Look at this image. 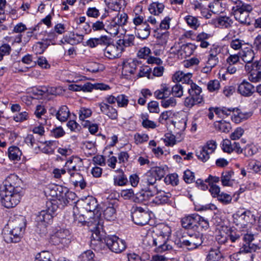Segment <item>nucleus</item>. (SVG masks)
<instances>
[{
  "mask_svg": "<svg viewBox=\"0 0 261 261\" xmlns=\"http://www.w3.org/2000/svg\"><path fill=\"white\" fill-rule=\"evenodd\" d=\"M76 37H79L80 39H82L81 36L74 33H70L69 35H66L64 37V40L65 42L70 44H74L79 43L81 41L79 39H76Z\"/></svg>",
  "mask_w": 261,
  "mask_h": 261,
  "instance_id": "603ef678",
  "label": "nucleus"
},
{
  "mask_svg": "<svg viewBox=\"0 0 261 261\" xmlns=\"http://www.w3.org/2000/svg\"><path fill=\"white\" fill-rule=\"evenodd\" d=\"M48 46L46 43L38 42L36 43L33 47V49L36 54H42Z\"/></svg>",
  "mask_w": 261,
  "mask_h": 261,
  "instance_id": "bf43d9fd",
  "label": "nucleus"
},
{
  "mask_svg": "<svg viewBox=\"0 0 261 261\" xmlns=\"http://www.w3.org/2000/svg\"><path fill=\"white\" fill-rule=\"evenodd\" d=\"M94 254L91 250L83 252L79 257L78 261H94Z\"/></svg>",
  "mask_w": 261,
  "mask_h": 261,
  "instance_id": "13d9d810",
  "label": "nucleus"
},
{
  "mask_svg": "<svg viewBox=\"0 0 261 261\" xmlns=\"http://www.w3.org/2000/svg\"><path fill=\"white\" fill-rule=\"evenodd\" d=\"M93 227L94 232L92 234V238L95 241H102L104 240L108 248L113 252L118 253L122 252L126 248V244L124 241L119 239L116 236H108L103 238L100 234L99 223L95 224Z\"/></svg>",
  "mask_w": 261,
  "mask_h": 261,
  "instance_id": "20e7f679",
  "label": "nucleus"
},
{
  "mask_svg": "<svg viewBox=\"0 0 261 261\" xmlns=\"http://www.w3.org/2000/svg\"><path fill=\"white\" fill-rule=\"evenodd\" d=\"M211 37V34L202 32L197 34L195 40L199 43V46L200 47L206 48L210 45L208 40Z\"/></svg>",
  "mask_w": 261,
  "mask_h": 261,
  "instance_id": "b1692460",
  "label": "nucleus"
},
{
  "mask_svg": "<svg viewBox=\"0 0 261 261\" xmlns=\"http://www.w3.org/2000/svg\"><path fill=\"white\" fill-rule=\"evenodd\" d=\"M201 92V88L197 85H193L192 88H189V96L185 98V106L188 108H192L194 105L201 102L202 101Z\"/></svg>",
  "mask_w": 261,
  "mask_h": 261,
  "instance_id": "6e6552de",
  "label": "nucleus"
},
{
  "mask_svg": "<svg viewBox=\"0 0 261 261\" xmlns=\"http://www.w3.org/2000/svg\"><path fill=\"white\" fill-rule=\"evenodd\" d=\"M195 47L192 44L187 43L183 44L181 47V55L185 57H189L193 53Z\"/></svg>",
  "mask_w": 261,
  "mask_h": 261,
  "instance_id": "c03bdc74",
  "label": "nucleus"
},
{
  "mask_svg": "<svg viewBox=\"0 0 261 261\" xmlns=\"http://www.w3.org/2000/svg\"><path fill=\"white\" fill-rule=\"evenodd\" d=\"M158 194V195L152 199V203L156 205H160L167 203L169 201L171 196L170 193H165L164 192L160 191Z\"/></svg>",
  "mask_w": 261,
  "mask_h": 261,
  "instance_id": "7c9ffc66",
  "label": "nucleus"
},
{
  "mask_svg": "<svg viewBox=\"0 0 261 261\" xmlns=\"http://www.w3.org/2000/svg\"><path fill=\"white\" fill-rule=\"evenodd\" d=\"M50 212H53V211L48 208L47 210H42L39 212L36 218L38 225H42L45 228L52 222L53 216Z\"/></svg>",
  "mask_w": 261,
  "mask_h": 261,
  "instance_id": "dca6fc26",
  "label": "nucleus"
},
{
  "mask_svg": "<svg viewBox=\"0 0 261 261\" xmlns=\"http://www.w3.org/2000/svg\"><path fill=\"white\" fill-rule=\"evenodd\" d=\"M159 232L158 234L165 237V239H168L171 233V229L167 225L162 224L159 226Z\"/></svg>",
  "mask_w": 261,
  "mask_h": 261,
  "instance_id": "de8ad7c7",
  "label": "nucleus"
},
{
  "mask_svg": "<svg viewBox=\"0 0 261 261\" xmlns=\"http://www.w3.org/2000/svg\"><path fill=\"white\" fill-rule=\"evenodd\" d=\"M222 47L217 44H213L208 51V56L218 58V56L221 53Z\"/></svg>",
  "mask_w": 261,
  "mask_h": 261,
  "instance_id": "680f3d73",
  "label": "nucleus"
},
{
  "mask_svg": "<svg viewBox=\"0 0 261 261\" xmlns=\"http://www.w3.org/2000/svg\"><path fill=\"white\" fill-rule=\"evenodd\" d=\"M238 92L242 96L249 97L255 92V88L249 82L244 80L238 86Z\"/></svg>",
  "mask_w": 261,
  "mask_h": 261,
  "instance_id": "a211bd4d",
  "label": "nucleus"
},
{
  "mask_svg": "<svg viewBox=\"0 0 261 261\" xmlns=\"http://www.w3.org/2000/svg\"><path fill=\"white\" fill-rule=\"evenodd\" d=\"M135 38L134 35L127 34L125 35L122 39H119L117 44L124 49V47L134 45Z\"/></svg>",
  "mask_w": 261,
  "mask_h": 261,
  "instance_id": "2f4dec72",
  "label": "nucleus"
},
{
  "mask_svg": "<svg viewBox=\"0 0 261 261\" xmlns=\"http://www.w3.org/2000/svg\"><path fill=\"white\" fill-rule=\"evenodd\" d=\"M8 226L3 230V237L7 243L19 242L24 231V219L22 217L9 220Z\"/></svg>",
  "mask_w": 261,
  "mask_h": 261,
  "instance_id": "7ed1b4c3",
  "label": "nucleus"
},
{
  "mask_svg": "<svg viewBox=\"0 0 261 261\" xmlns=\"http://www.w3.org/2000/svg\"><path fill=\"white\" fill-rule=\"evenodd\" d=\"M213 23L217 27L222 29H228L232 26L233 20L227 16H220L213 19Z\"/></svg>",
  "mask_w": 261,
  "mask_h": 261,
  "instance_id": "6ab92c4d",
  "label": "nucleus"
},
{
  "mask_svg": "<svg viewBox=\"0 0 261 261\" xmlns=\"http://www.w3.org/2000/svg\"><path fill=\"white\" fill-rule=\"evenodd\" d=\"M165 5L162 3L153 2L149 6L148 10L150 13L154 15H159L164 10Z\"/></svg>",
  "mask_w": 261,
  "mask_h": 261,
  "instance_id": "72a5a7b5",
  "label": "nucleus"
},
{
  "mask_svg": "<svg viewBox=\"0 0 261 261\" xmlns=\"http://www.w3.org/2000/svg\"><path fill=\"white\" fill-rule=\"evenodd\" d=\"M123 51L124 48L120 47L117 42L116 44H108L104 50V55L108 59H113L120 57Z\"/></svg>",
  "mask_w": 261,
  "mask_h": 261,
  "instance_id": "4468645a",
  "label": "nucleus"
},
{
  "mask_svg": "<svg viewBox=\"0 0 261 261\" xmlns=\"http://www.w3.org/2000/svg\"><path fill=\"white\" fill-rule=\"evenodd\" d=\"M222 3L218 2H213L208 5L210 11L214 14H219L223 12V8L222 7Z\"/></svg>",
  "mask_w": 261,
  "mask_h": 261,
  "instance_id": "49530a36",
  "label": "nucleus"
},
{
  "mask_svg": "<svg viewBox=\"0 0 261 261\" xmlns=\"http://www.w3.org/2000/svg\"><path fill=\"white\" fill-rule=\"evenodd\" d=\"M22 181L15 174L6 177L0 186V196L2 204L7 208L15 206L22 196Z\"/></svg>",
  "mask_w": 261,
  "mask_h": 261,
  "instance_id": "f257e3e1",
  "label": "nucleus"
},
{
  "mask_svg": "<svg viewBox=\"0 0 261 261\" xmlns=\"http://www.w3.org/2000/svg\"><path fill=\"white\" fill-rule=\"evenodd\" d=\"M128 99L124 94H119L117 96V103L118 107L126 108L128 103Z\"/></svg>",
  "mask_w": 261,
  "mask_h": 261,
  "instance_id": "e2e57ef3",
  "label": "nucleus"
},
{
  "mask_svg": "<svg viewBox=\"0 0 261 261\" xmlns=\"http://www.w3.org/2000/svg\"><path fill=\"white\" fill-rule=\"evenodd\" d=\"M25 142L32 148L40 149V147L38 144V141L35 138L32 134L28 135L25 138Z\"/></svg>",
  "mask_w": 261,
  "mask_h": 261,
  "instance_id": "8fccbe9b",
  "label": "nucleus"
},
{
  "mask_svg": "<svg viewBox=\"0 0 261 261\" xmlns=\"http://www.w3.org/2000/svg\"><path fill=\"white\" fill-rule=\"evenodd\" d=\"M246 45V44L244 40L239 39L232 40L230 44V47L234 50L242 49L244 47L243 46Z\"/></svg>",
  "mask_w": 261,
  "mask_h": 261,
  "instance_id": "0e129e2a",
  "label": "nucleus"
},
{
  "mask_svg": "<svg viewBox=\"0 0 261 261\" xmlns=\"http://www.w3.org/2000/svg\"><path fill=\"white\" fill-rule=\"evenodd\" d=\"M203 243L202 235L199 232L189 234L188 239L181 238L177 244L180 247H187L188 249H194L201 245Z\"/></svg>",
  "mask_w": 261,
  "mask_h": 261,
  "instance_id": "0eeeda50",
  "label": "nucleus"
},
{
  "mask_svg": "<svg viewBox=\"0 0 261 261\" xmlns=\"http://www.w3.org/2000/svg\"><path fill=\"white\" fill-rule=\"evenodd\" d=\"M171 123L179 131L184 130L186 127V120L184 118L172 120Z\"/></svg>",
  "mask_w": 261,
  "mask_h": 261,
  "instance_id": "338daca9",
  "label": "nucleus"
},
{
  "mask_svg": "<svg viewBox=\"0 0 261 261\" xmlns=\"http://www.w3.org/2000/svg\"><path fill=\"white\" fill-rule=\"evenodd\" d=\"M135 30L137 37L141 39H146L150 34V27L146 21L142 25L135 27Z\"/></svg>",
  "mask_w": 261,
  "mask_h": 261,
  "instance_id": "aec40b11",
  "label": "nucleus"
},
{
  "mask_svg": "<svg viewBox=\"0 0 261 261\" xmlns=\"http://www.w3.org/2000/svg\"><path fill=\"white\" fill-rule=\"evenodd\" d=\"M217 147L216 142L210 140L206 144L196 151L197 158L203 162H206L210 158V154L213 153Z\"/></svg>",
  "mask_w": 261,
  "mask_h": 261,
  "instance_id": "9d476101",
  "label": "nucleus"
},
{
  "mask_svg": "<svg viewBox=\"0 0 261 261\" xmlns=\"http://www.w3.org/2000/svg\"><path fill=\"white\" fill-rule=\"evenodd\" d=\"M92 113L91 109L85 107L81 108L79 112V118L85 123V119L91 116Z\"/></svg>",
  "mask_w": 261,
  "mask_h": 261,
  "instance_id": "864d4df0",
  "label": "nucleus"
},
{
  "mask_svg": "<svg viewBox=\"0 0 261 261\" xmlns=\"http://www.w3.org/2000/svg\"><path fill=\"white\" fill-rule=\"evenodd\" d=\"M252 113L250 112H242L237 109L233 111V115L231 117L232 120L236 123H240L242 120L246 119L251 116Z\"/></svg>",
  "mask_w": 261,
  "mask_h": 261,
  "instance_id": "4be33fe9",
  "label": "nucleus"
},
{
  "mask_svg": "<svg viewBox=\"0 0 261 261\" xmlns=\"http://www.w3.org/2000/svg\"><path fill=\"white\" fill-rule=\"evenodd\" d=\"M151 212L141 207H134L132 210V217L134 222L139 225L148 224L151 217Z\"/></svg>",
  "mask_w": 261,
  "mask_h": 261,
  "instance_id": "423d86ee",
  "label": "nucleus"
},
{
  "mask_svg": "<svg viewBox=\"0 0 261 261\" xmlns=\"http://www.w3.org/2000/svg\"><path fill=\"white\" fill-rule=\"evenodd\" d=\"M199 215L193 214L186 216L181 220V225L186 229L197 230V221H199Z\"/></svg>",
  "mask_w": 261,
  "mask_h": 261,
  "instance_id": "f8f14e48",
  "label": "nucleus"
},
{
  "mask_svg": "<svg viewBox=\"0 0 261 261\" xmlns=\"http://www.w3.org/2000/svg\"><path fill=\"white\" fill-rule=\"evenodd\" d=\"M222 255L220 251L217 249H211L205 259V261H220Z\"/></svg>",
  "mask_w": 261,
  "mask_h": 261,
  "instance_id": "4c0bfd02",
  "label": "nucleus"
},
{
  "mask_svg": "<svg viewBox=\"0 0 261 261\" xmlns=\"http://www.w3.org/2000/svg\"><path fill=\"white\" fill-rule=\"evenodd\" d=\"M119 197V193L116 191L112 192L107 196V201L106 202L108 203L109 205H116L117 203Z\"/></svg>",
  "mask_w": 261,
  "mask_h": 261,
  "instance_id": "09e8293b",
  "label": "nucleus"
},
{
  "mask_svg": "<svg viewBox=\"0 0 261 261\" xmlns=\"http://www.w3.org/2000/svg\"><path fill=\"white\" fill-rule=\"evenodd\" d=\"M117 173L114 176V185L116 186H123L127 182V178L122 169H119L115 170Z\"/></svg>",
  "mask_w": 261,
  "mask_h": 261,
  "instance_id": "393cba45",
  "label": "nucleus"
},
{
  "mask_svg": "<svg viewBox=\"0 0 261 261\" xmlns=\"http://www.w3.org/2000/svg\"><path fill=\"white\" fill-rule=\"evenodd\" d=\"M234 141L232 142L231 141L226 139L223 140L222 149L223 150L227 153H231L233 151V146L234 145Z\"/></svg>",
  "mask_w": 261,
  "mask_h": 261,
  "instance_id": "4d7b16f0",
  "label": "nucleus"
},
{
  "mask_svg": "<svg viewBox=\"0 0 261 261\" xmlns=\"http://www.w3.org/2000/svg\"><path fill=\"white\" fill-rule=\"evenodd\" d=\"M100 112L107 116L110 119L114 121H117L118 117V111L112 106L108 105L101 101L98 103Z\"/></svg>",
  "mask_w": 261,
  "mask_h": 261,
  "instance_id": "ddd939ff",
  "label": "nucleus"
},
{
  "mask_svg": "<svg viewBox=\"0 0 261 261\" xmlns=\"http://www.w3.org/2000/svg\"><path fill=\"white\" fill-rule=\"evenodd\" d=\"M217 200L222 204L227 205L231 203L232 197L227 193L222 192L217 197Z\"/></svg>",
  "mask_w": 261,
  "mask_h": 261,
  "instance_id": "5fc2aeb1",
  "label": "nucleus"
},
{
  "mask_svg": "<svg viewBox=\"0 0 261 261\" xmlns=\"http://www.w3.org/2000/svg\"><path fill=\"white\" fill-rule=\"evenodd\" d=\"M32 32H28L27 33V37H24L22 40V35L21 34H19L14 37H11V39L12 43V45H15L16 43H21L24 46L29 41L30 38L32 36Z\"/></svg>",
  "mask_w": 261,
  "mask_h": 261,
  "instance_id": "473e14b6",
  "label": "nucleus"
},
{
  "mask_svg": "<svg viewBox=\"0 0 261 261\" xmlns=\"http://www.w3.org/2000/svg\"><path fill=\"white\" fill-rule=\"evenodd\" d=\"M141 65L136 60H130L123 63L122 74L125 78L128 79V76L134 74L138 67Z\"/></svg>",
  "mask_w": 261,
  "mask_h": 261,
  "instance_id": "2eb2a0df",
  "label": "nucleus"
},
{
  "mask_svg": "<svg viewBox=\"0 0 261 261\" xmlns=\"http://www.w3.org/2000/svg\"><path fill=\"white\" fill-rule=\"evenodd\" d=\"M69 175L68 178H65L64 183L70 182L75 187L79 186L81 189H84L87 184L84 179L83 175L77 171L68 173Z\"/></svg>",
  "mask_w": 261,
  "mask_h": 261,
  "instance_id": "9b49d317",
  "label": "nucleus"
},
{
  "mask_svg": "<svg viewBox=\"0 0 261 261\" xmlns=\"http://www.w3.org/2000/svg\"><path fill=\"white\" fill-rule=\"evenodd\" d=\"M176 100L173 97H171L168 99L165 98L161 101V106L164 108L174 107L176 105Z\"/></svg>",
  "mask_w": 261,
  "mask_h": 261,
  "instance_id": "052dcab7",
  "label": "nucleus"
},
{
  "mask_svg": "<svg viewBox=\"0 0 261 261\" xmlns=\"http://www.w3.org/2000/svg\"><path fill=\"white\" fill-rule=\"evenodd\" d=\"M9 158L12 161H18L20 159L22 152L19 148L15 146L10 147L8 151Z\"/></svg>",
  "mask_w": 261,
  "mask_h": 261,
  "instance_id": "e433bc0d",
  "label": "nucleus"
},
{
  "mask_svg": "<svg viewBox=\"0 0 261 261\" xmlns=\"http://www.w3.org/2000/svg\"><path fill=\"white\" fill-rule=\"evenodd\" d=\"M170 94V88L166 84L162 85L161 89L156 90L154 93V96L156 98L162 100L165 98H168Z\"/></svg>",
  "mask_w": 261,
  "mask_h": 261,
  "instance_id": "cd10ccee",
  "label": "nucleus"
},
{
  "mask_svg": "<svg viewBox=\"0 0 261 261\" xmlns=\"http://www.w3.org/2000/svg\"><path fill=\"white\" fill-rule=\"evenodd\" d=\"M106 31L113 35H117L119 33V27L113 19L107 20L105 22Z\"/></svg>",
  "mask_w": 261,
  "mask_h": 261,
  "instance_id": "c756f323",
  "label": "nucleus"
},
{
  "mask_svg": "<svg viewBox=\"0 0 261 261\" xmlns=\"http://www.w3.org/2000/svg\"><path fill=\"white\" fill-rule=\"evenodd\" d=\"M113 19L116 22H117V24L120 27L126 24L128 19V16L127 14L124 12H119Z\"/></svg>",
  "mask_w": 261,
  "mask_h": 261,
  "instance_id": "a19ab883",
  "label": "nucleus"
},
{
  "mask_svg": "<svg viewBox=\"0 0 261 261\" xmlns=\"http://www.w3.org/2000/svg\"><path fill=\"white\" fill-rule=\"evenodd\" d=\"M164 181L167 185L176 186L178 184V175L176 173L169 174L165 177Z\"/></svg>",
  "mask_w": 261,
  "mask_h": 261,
  "instance_id": "3c124183",
  "label": "nucleus"
},
{
  "mask_svg": "<svg viewBox=\"0 0 261 261\" xmlns=\"http://www.w3.org/2000/svg\"><path fill=\"white\" fill-rule=\"evenodd\" d=\"M36 256L42 261H53V255L48 251H43L38 253Z\"/></svg>",
  "mask_w": 261,
  "mask_h": 261,
  "instance_id": "774afa93",
  "label": "nucleus"
},
{
  "mask_svg": "<svg viewBox=\"0 0 261 261\" xmlns=\"http://www.w3.org/2000/svg\"><path fill=\"white\" fill-rule=\"evenodd\" d=\"M75 194L72 192L66 190V192L61 196V198L59 200L63 202V204L65 205H67L71 201L74 200L75 198Z\"/></svg>",
  "mask_w": 261,
  "mask_h": 261,
  "instance_id": "a18cd8bd",
  "label": "nucleus"
},
{
  "mask_svg": "<svg viewBox=\"0 0 261 261\" xmlns=\"http://www.w3.org/2000/svg\"><path fill=\"white\" fill-rule=\"evenodd\" d=\"M74 221L75 223H76L77 224H81L82 225H85L87 223V225L88 226H92V228H93V232H94V229L93 228L95 226V224H99V227L100 228V229H102V225H100V223L99 221L97 222V220H94V222L93 223V226L92 225V223H93L92 221H87L86 220H85V217H84V215H82V214H77V215H75V214H74Z\"/></svg>",
  "mask_w": 261,
  "mask_h": 261,
  "instance_id": "bb28decb",
  "label": "nucleus"
},
{
  "mask_svg": "<svg viewBox=\"0 0 261 261\" xmlns=\"http://www.w3.org/2000/svg\"><path fill=\"white\" fill-rule=\"evenodd\" d=\"M220 88V83L218 80L210 81L207 84V90L211 92L217 91Z\"/></svg>",
  "mask_w": 261,
  "mask_h": 261,
  "instance_id": "6e6d98bb",
  "label": "nucleus"
},
{
  "mask_svg": "<svg viewBox=\"0 0 261 261\" xmlns=\"http://www.w3.org/2000/svg\"><path fill=\"white\" fill-rule=\"evenodd\" d=\"M70 115V111L66 106H62L56 113V118L61 122H65Z\"/></svg>",
  "mask_w": 261,
  "mask_h": 261,
  "instance_id": "c85d7f7f",
  "label": "nucleus"
},
{
  "mask_svg": "<svg viewBox=\"0 0 261 261\" xmlns=\"http://www.w3.org/2000/svg\"><path fill=\"white\" fill-rule=\"evenodd\" d=\"M216 240L220 245H224L226 246L234 247V246L229 243L228 237V228L225 230L222 229L219 231V234L216 236Z\"/></svg>",
  "mask_w": 261,
  "mask_h": 261,
  "instance_id": "a878e982",
  "label": "nucleus"
},
{
  "mask_svg": "<svg viewBox=\"0 0 261 261\" xmlns=\"http://www.w3.org/2000/svg\"><path fill=\"white\" fill-rule=\"evenodd\" d=\"M233 174L234 172L231 170H226L222 173L221 180L223 186H229L232 184Z\"/></svg>",
  "mask_w": 261,
  "mask_h": 261,
  "instance_id": "c9c22d12",
  "label": "nucleus"
},
{
  "mask_svg": "<svg viewBox=\"0 0 261 261\" xmlns=\"http://www.w3.org/2000/svg\"><path fill=\"white\" fill-rule=\"evenodd\" d=\"M243 237L244 243L240 249L241 253H247L255 252L259 249L258 246L254 242V235L247 230H237L236 229L228 228V237L229 243L234 245V243H239L241 240V237Z\"/></svg>",
  "mask_w": 261,
  "mask_h": 261,
  "instance_id": "f03ea898",
  "label": "nucleus"
},
{
  "mask_svg": "<svg viewBox=\"0 0 261 261\" xmlns=\"http://www.w3.org/2000/svg\"><path fill=\"white\" fill-rule=\"evenodd\" d=\"M83 165L82 160L77 156H72L65 163L64 167L68 173L78 171Z\"/></svg>",
  "mask_w": 261,
  "mask_h": 261,
  "instance_id": "f3484780",
  "label": "nucleus"
},
{
  "mask_svg": "<svg viewBox=\"0 0 261 261\" xmlns=\"http://www.w3.org/2000/svg\"><path fill=\"white\" fill-rule=\"evenodd\" d=\"M252 10L253 7L250 4L238 1L236 2V6L232 7L231 13L240 23L249 25L251 24L250 13Z\"/></svg>",
  "mask_w": 261,
  "mask_h": 261,
  "instance_id": "39448f33",
  "label": "nucleus"
},
{
  "mask_svg": "<svg viewBox=\"0 0 261 261\" xmlns=\"http://www.w3.org/2000/svg\"><path fill=\"white\" fill-rule=\"evenodd\" d=\"M184 20L190 28L195 30H197L200 25V21L196 16L187 15L184 18Z\"/></svg>",
  "mask_w": 261,
  "mask_h": 261,
  "instance_id": "f704fd0d",
  "label": "nucleus"
},
{
  "mask_svg": "<svg viewBox=\"0 0 261 261\" xmlns=\"http://www.w3.org/2000/svg\"><path fill=\"white\" fill-rule=\"evenodd\" d=\"M240 58L246 63H250L254 58V53L251 48L244 47L239 53Z\"/></svg>",
  "mask_w": 261,
  "mask_h": 261,
  "instance_id": "412c9836",
  "label": "nucleus"
},
{
  "mask_svg": "<svg viewBox=\"0 0 261 261\" xmlns=\"http://www.w3.org/2000/svg\"><path fill=\"white\" fill-rule=\"evenodd\" d=\"M70 231L67 229L60 228L50 237L51 242L55 245L61 244L64 246L70 242Z\"/></svg>",
  "mask_w": 261,
  "mask_h": 261,
  "instance_id": "1a4fd4ad",
  "label": "nucleus"
},
{
  "mask_svg": "<svg viewBox=\"0 0 261 261\" xmlns=\"http://www.w3.org/2000/svg\"><path fill=\"white\" fill-rule=\"evenodd\" d=\"M168 37L169 33L168 32H158L156 34V44L161 46L165 45L167 42Z\"/></svg>",
  "mask_w": 261,
  "mask_h": 261,
  "instance_id": "ea45409f",
  "label": "nucleus"
},
{
  "mask_svg": "<svg viewBox=\"0 0 261 261\" xmlns=\"http://www.w3.org/2000/svg\"><path fill=\"white\" fill-rule=\"evenodd\" d=\"M215 126L216 129L224 133L228 132L231 128V124L224 120L217 122Z\"/></svg>",
  "mask_w": 261,
  "mask_h": 261,
  "instance_id": "37998d69",
  "label": "nucleus"
},
{
  "mask_svg": "<svg viewBox=\"0 0 261 261\" xmlns=\"http://www.w3.org/2000/svg\"><path fill=\"white\" fill-rule=\"evenodd\" d=\"M258 68L253 69L249 76V80L252 82H258L261 80V71Z\"/></svg>",
  "mask_w": 261,
  "mask_h": 261,
  "instance_id": "69168bd1",
  "label": "nucleus"
},
{
  "mask_svg": "<svg viewBox=\"0 0 261 261\" xmlns=\"http://www.w3.org/2000/svg\"><path fill=\"white\" fill-rule=\"evenodd\" d=\"M148 115L142 114L141 116L142 121V125L145 128H155L156 127V123L148 119Z\"/></svg>",
  "mask_w": 261,
  "mask_h": 261,
  "instance_id": "79ce46f5",
  "label": "nucleus"
},
{
  "mask_svg": "<svg viewBox=\"0 0 261 261\" xmlns=\"http://www.w3.org/2000/svg\"><path fill=\"white\" fill-rule=\"evenodd\" d=\"M157 193H158V189L156 186L153 188L147 187L145 191L138 194L137 198L140 199L139 200L140 201L146 200Z\"/></svg>",
  "mask_w": 261,
  "mask_h": 261,
  "instance_id": "5701e85b",
  "label": "nucleus"
},
{
  "mask_svg": "<svg viewBox=\"0 0 261 261\" xmlns=\"http://www.w3.org/2000/svg\"><path fill=\"white\" fill-rule=\"evenodd\" d=\"M115 205H109L103 211L104 218L109 221L114 220L116 218Z\"/></svg>",
  "mask_w": 261,
  "mask_h": 261,
  "instance_id": "58836bf2",
  "label": "nucleus"
}]
</instances>
